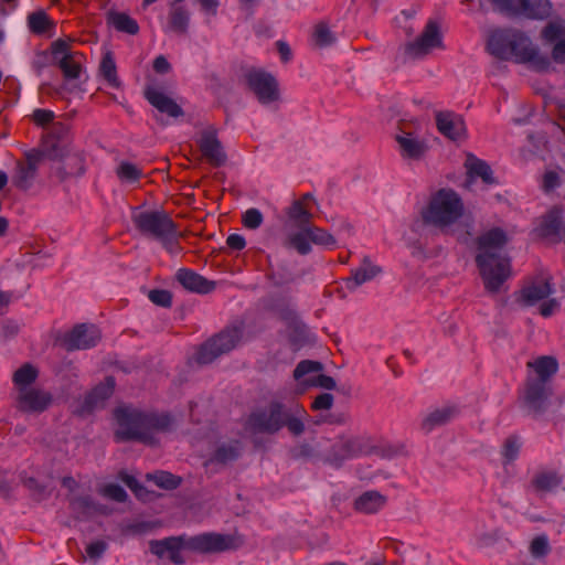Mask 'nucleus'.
<instances>
[{"mask_svg": "<svg viewBox=\"0 0 565 565\" xmlns=\"http://www.w3.org/2000/svg\"><path fill=\"white\" fill-rule=\"evenodd\" d=\"M396 141L399 145V150L404 158L419 159L426 152L425 143L412 134L397 136Z\"/></svg>", "mask_w": 565, "mask_h": 565, "instance_id": "c85d7f7f", "label": "nucleus"}, {"mask_svg": "<svg viewBox=\"0 0 565 565\" xmlns=\"http://www.w3.org/2000/svg\"><path fill=\"white\" fill-rule=\"evenodd\" d=\"M132 220L142 234L160 242L170 254L175 255L180 253L179 231L166 212L136 210L132 214Z\"/></svg>", "mask_w": 565, "mask_h": 565, "instance_id": "7ed1b4c3", "label": "nucleus"}, {"mask_svg": "<svg viewBox=\"0 0 565 565\" xmlns=\"http://www.w3.org/2000/svg\"><path fill=\"white\" fill-rule=\"evenodd\" d=\"M309 234L311 243L321 246L326 249H333L337 247V239L329 232L315 226H309Z\"/></svg>", "mask_w": 565, "mask_h": 565, "instance_id": "4c0bfd02", "label": "nucleus"}, {"mask_svg": "<svg viewBox=\"0 0 565 565\" xmlns=\"http://www.w3.org/2000/svg\"><path fill=\"white\" fill-rule=\"evenodd\" d=\"M242 455V446L238 441H224L217 447L213 459H235Z\"/></svg>", "mask_w": 565, "mask_h": 565, "instance_id": "79ce46f5", "label": "nucleus"}, {"mask_svg": "<svg viewBox=\"0 0 565 565\" xmlns=\"http://www.w3.org/2000/svg\"><path fill=\"white\" fill-rule=\"evenodd\" d=\"M507 242V234L498 227L491 228L479 237L477 265L486 289L491 292L498 291L511 276L510 260L500 254Z\"/></svg>", "mask_w": 565, "mask_h": 565, "instance_id": "f257e3e1", "label": "nucleus"}, {"mask_svg": "<svg viewBox=\"0 0 565 565\" xmlns=\"http://www.w3.org/2000/svg\"><path fill=\"white\" fill-rule=\"evenodd\" d=\"M103 495L113 499L117 502H124L127 499L126 491L118 484L109 483L106 484L102 490Z\"/></svg>", "mask_w": 565, "mask_h": 565, "instance_id": "8fccbe9b", "label": "nucleus"}, {"mask_svg": "<svg viewBox=\"0 0 565 565\" xmlns=\"http://www.w3.org/2000/svg\"><path fill=\"white\" fill-rule=\"evenodd\" d=\"M115 418L118 439H136L149 445L173 426L172 418L167 414H145L131 407L117 408Z\"/></svg>", "mask_w": 565, "mask_h": 565, "instance_id": "f03ea898", "label": "nucleus"}, {"mask_svg": "<svg viewBox=\"0 0 565 565\" xmlns=\"http://www.w3.org/2000/svg\"><path fill=\"white\" fill-rule=\"evenodd\" d=\"M36 174L35 170H31L25 163L19 162L15 168V182L18 186L28 189Z\"/></svg>", "mask_w": 565, "mask_h": 565, "instance_id": "37998d69", "label": "nucleus"}, {"mask_svg": "<svg viewBox=\"0 0 565 565\" xmlns=\"http://www.w3.org/2000/svg\"><path fill=\"white\" fill-rule=\"evenodd\" d=\"M53 60L60 65L68 78H78L82 72L84 55L70 49L68 42L57 40L52 44Z\"/></svg>", "mask_w": 565, "mask_h": 565, "instance_id": "9d476101", "label": "nucleus"}, {"mask_svg": "<svg viewBox=\"0 0 565 565\" xmlns=\"http://www.w3.org/2000/svg\"><path fill=\"white\" fill-rule=\"evenodd\" d=\"M455 411L451 407H441L428 413L422 420V429L430 433L435 428L448 423L454 417Z\"/></svg>", "mask_w": 565, "mask_h": 565, "instance_id": "c756f323", "label": "nucleus"}, {"mask_svg": "<svg viewBox=\"0 0 565 565\" xmlns=\"http://www.w3.org/2000/svg\"><path fill=\"white\" fill-rule=\"evenodd\" d=\"M527 366L532 367L542 381L547 380L557 371V362L551 356H541L529 362Z\"/></svg>", "mask_w": 565, "mask_h": 565, "instance_id": "c9c22d12", "label": "nucleus"}, {"mask_svg": "<svg viewBox=\"0 0 565 565\" xmlns=\"http://www.w3.org/2000/svg\"><path fill=\"white\" fill-rule=\"evenodd\" d=\"M286 424L288 429L295 435H299L305 430V424L300 418H290Z\"/></svg>", "mask_w": 565, "mask_h": 565, "instance_id": "e2e57ef3", "label": "nucleus"}, {"mask_svg": "<svg viewBox=\"0 0 565 565\" xmlns=\"http://www.w3.org/2000/svg\"><path fill=\"white\" fill-rule=\"evenodd\" d=\"M382 273L381 268L370 259H364L362 264L351 271V276L344 280L345 288L354 291L363 284L374 280Z\"/></svg>", "mask_w": 565, "mask_h": 565, "instance_id": "412c9836", "label": "nucleus"}, {"mask_svg": "<svg viewBox=\"0 0 565 565\" xmlns=\"http://www.w3.org/2000/svg\"><path fill=\"white\" fill-rule=\"evenodd\" d=\"M51 395L40 388L31 387L18 395L21 409L25 412H42L51 403Z\"/></svg>", "mask_w": 565, "mask_h": 565, "instance_id": "4be33fe9", "label": "nucleus"}, {"mask_svg": "<svg viewBox=\"0 0 565 565\" xmlns=\"http://www.w3.org/2000/svg\"><path fill=\"white\" fill-rule=\"evenodd\" d=\"M145 94L148 102L161 114H166L172 118L182 116L183 111L181 107L157 87L149 86Z\"/></svg>", "mask_w": 565, "mask_h": 565, "instance_id": "a211bd4d", "label": "nucleus"}, {"mask_svg": "<svg viewBox=\"0 0 565 565\" xmlns=\"http://www.w3.org/2000/svg\"><path fill=\"white\" fill-rule=\"evenodd\" d=\"M188 536H171L159 541L150 542V551L160 558H167L177 565L183 564L182 552L188 550Z\"/></svg>", "mask_w": 565, "mask_h": 565, "instance_id": "ddd939ff", "label": "nucleus"}, {"mask_svg": "<svg viewBox=\"0 0 565 565\" xmlns=\"http://www.w3.org/2000/svg\"><path fill=\"white\" fill-rule=\"evenodd\" d=\"M374 448L369 440L358 436L341 437L334 445L335 459L345 457H369L374 456Z\"/></svg>", "mask_w": 565, "mask_h": 565, "instance_id": "2eb2a0df", "label": "nucleus"}, {"mask_svg": "<svg viewBox=\"0 0 565 565\" xmlns=\"http://www.w3.org/2000/svg\"><path fill=\"white\" fill-rule=\"evenodd\" d=\"M107 548V544L104 541H95L87 545L86 554L92 559H98Z\"/></svg>", "mask_w": 565, "mask_h": 565, "instance_id": "13d9d810", "label": "nucleus"}, {"mask_svg": "<svg viewBox=\"0 0 565 565\" xmlns=\"http://www.w3.org/2000/svg\"><path fill=\"white\" fill-rule=\"evenodd\" d=\"M523 41L511 40V30H492L487 40L488 52L501 60H510L511 56H518L521 60H529V53L518 50L519 44Z\"/></svg>", "mask_w": 565, "mask_h": 565, "instance_id": "1a4fd4ad", "label": "nucleus"}, {"mask_svg": "<svg viewBox=\"0 0 565 565\" xmlns=\"http://www.w3.org/2000/svg\"><path fill=\"white\" fill-rule=\"evenodd\" d=\"M153 68L157 73L164 74L169 71L170 64L164 56L160 55L154 60Z\"/></svg>", "mask_w": 565, "mask_h": 565, "instance_id": "0e129e2a", "label": "nucleus"}, {"mask_svg": "<svg viewBox=\"0 0 565 565\" xmlns=\"http://www.w3.org/2000/svg\"><path fill=\"white\" fill-rule=\"evenodd\" d=\"M278 50L284 61H288L290 58L291 52L286 43L278 42Z\"/></svg>", "mask_w": 565, "mask_h": 565, "instance_id": "774afa93", "label": "nucleus"}, {"mask_svg": "<svg viewBox=\"0 0 565 565\" xmlns=\"http://www.w3.org/2000/svg\"><path fill=\"white\" fill-rule=\"evenodd\" d=\"M148 479L151 480L156 486L167 490L178 488L181 482L179 477L166 471L148 475Z\"/></svg>", "mask_w": 565, "mask_h": 565, "instance_id": "ea45409f", "label": "nucleus"}, {"mask_svg": "<svg viewBox=\"0 0 565 565\" xmlns=\"http://www.w3.org/2000/svg\"><path fill=\"white\" fill-rule=\"evenodd\" d=\"M39 375L38 370L29 363L23 364L13 374V383L18 391V395L31 387Z\"/></svg>", "mask_w": 565, "mask_h": 565, "instance_id": "2f4dec72", "label": "nucleus"}, {"mask_svg": "<svg viewBox=\"0 0 565 565\" xmlns=\"http://www.w3.org/2000/svg\"><path fill=\"white\" fill-rule=\"evenodd\" d=\"M313 201L312 194L306 193L299 201L294 202L288 211L289 220L301 227L307 226L312 216L311 204Z\"/></svg>", "mask_w": 565, "mask_h": 565, "instance_id": "bb28decb", "label": "nucleus"}, {"mask_svg": "<svg viewBox=\"0 0 565 565\" xmlns=\"http://www.w3.org/2000/svg\"><path fill=\"white\" fill-rule=\"evenodd\" d=\"M444 49L440 25L437 21L429 20L420 35L407 45L406 52L414 58H422L430 54L434 50Z\"/></svg>", "mask_w": 565, "mask_h": 565, "instance_id": "6e6552de", "label": "nucleus"}, {"mask_svg": "<svg viewBox=\"0 0 565 565\" xmlns=\"http://www.w3.org/2000/svg\"><path fill=\"white\" fill-rule=\"evenodd\" d=\"M177 279L185 289L198 294H207L212 291L215 286L214 282L186 268L178 270Z\"/></svg>", "mask_w": 565, "mask_h": 565, "instance_id": "393cba45", "label": "nucleus"}, {"mask_svg": "<svg viewBox=\"0 0 565 565\" xmlns=\"http://www.w3.org/2000/svg\"><path fill=\"white\" fill-rule=\"evenodd\" d=\"M247 83L262 104H269L278 99L279 92L275 78L263 71H250Z\"/></svg>", "mask_w": 565, "mask_h": 565, "instance_id": "f8f14e48", "label": "nucleus"}, {"mask_svg": "<svg viewBox=\"0 0 565 565\" xmlns=\"http://www.w3.org/2000/svg\"><path fill=\"white\" fill-rule=\"evenodd\" d=\"M227 246L235 250H241L245 247V238L239 234H231L226 239Z\"/></svg>", "mask_w": 565, "mask_h": 565, "instance_id": "680f3d73", "label": "nucleus"}, {"mask_svg": "<svg viewBox=\"0 0 565 565\" xmlns=\"http://www.w3.org/2000/svg\"><path fill=\"white\" fill-rule=\"evenodd\" d=\"M465 167L470 178H481L482 181L488 184L494 182L490 167L473 154L467 156Z\"/></svg>", "mask_w": 565, "mask_h": 565, "instance_id": "7c9ffc66", "label": "nucleus"}, {"mask_svg": "<svg viewBox=\"0 0 565 565\" xmlns=\"http://www.w3.org/2000/svg\"><path fill=\"white\" fill-rule=\"evenodd\" d=\"M189 23V14L182 9H174L171 13L169 30L183 33L185 32Z\"/></svg>", "mask_w": 565, "mask_h": 565, "instance_id": "c03bdc74", "label": "nucleus"}, {"mask_svg": "<svg viewBox=\"0 0 565 565\" xmlns=\"http://www.w3.org/2000/svg\"><path fill=\"white\" fill-rule=\"evenodd\" d=\"M148 297L153 303L161 307H170L172 300L171 294L161 289L151 290Z\"/></svg>", "mask_w": 565, "mask_h": 565, "instance_id": "864d4df0", "label": "nucleus"}, {"mask_svg": "<svg viewBox=\"0 0 565 565\" xmlns=\"http://www.w3.org/2000/svg\"><path fill=\"white\" fill-rule=\"evenodd\" d=\"M522 12L534 19H543L551 12L548 0H520Z\"/></svg>", "mask_w": 565, "mask_h": 565, "instance_id": "72a5a7b5", "label": "nucleus"}, {"mask_svg": "<svg viewBox=\"0 0 565 565\" xmlns=\"http://www.w3.org/2000/svg\"><path fill=\"white\" fill-rule=\"evenodd\" d=\"M463 214V203L452 190L441 189L431 195L423 211V220L438 227H446L457 222Z\"/></svg>", "mask_w": 565, "mask_h": 565, "instance_id": "20e7f679", "label": "nucleus"}, {"mask_svg": "<svg viewBox=\"0 0 565 565\" xmlns=\"http://www.w3.org/2000/svg\"><path fill=\"white\" fill-rule=\"evenodd\" d=\"M68 132L70 127L62 121H55L49 127L43 147H45L51 157H58L61 154V149L64 147Z\"/></svg>", "mask_w": 565, "mask_h": 565, "instance_id": "5701e85b", "label": "nucleus"}, {"mask_svg": "<svg viewBox=\"0 0 565 565\" xmlns=\"http://www.w3.org/2000/svg\"><path fill=\"white\" fill-rule=\"evenodd\" d=\"M511 40L515 41H524V44H519L518 50L529 53V60H521L518 56H511L510 60H514L518 63L527 64L535 71H545L550 66L548 58L540 54L537 49L532 44L530 39L525 36L522 32L511 30Z\"/></svg>", "mask_w": 565, "mask_h": 565, "instance_id": "f3484780", "label": "nucleus"}, {"mask_svg": "<svg viewBox=\"0 0 565 565\" xmlns=\"http://www.w3.org/2000/svg\"><path fill=\"white\" fill-rule=\"evenodd\" d=\"M198 143L202 154L210 163L218 167L225 162L226 154L217 138L216 130L213 127H207L202 130Z\"/></svg>", "mask_w": 565, "mask_h": 565, "instance_id": "dca6fc26", "label": "nucleus"}, {"mask_svg": "<svg viewBox=\"0 0 565 565\" xmlns=\"http://www.w3.org/2000/svg\"><path fill=\"white\" fill-rule=\"evenodd\" d=\"M285 424L282 407L273 404L269 407L253 413L249 417V426L259 433H276Z\"/></svg>", "mask_w": 565, "mask_h": 565, "instance_id": "9b49d317", "label": "nucleus"}, {"mask_svg": "<svg viewBox=\"0 0 565 565\" xmlns=\"http://www.w3.org/2000/svg\"><path fill=\"white\" fill-rule=\"evenodd\" d=\"M186 544L189 551L212 554L236 550L242 545V540L237 535L206 532L188 536Z\"/></svg>", "mask_w": 565, "mask_h": 565, "instance_id": "39448f33", "label": "nucleus"}, {"mask_svg": "<svg viewBox=\"0 0 565 565\" xmlns=\"http://www.w3.org/2000/svg\"><path fill=\"white\" fill-rule=\"evenodd\" d=\"M544 39L555 41L553 47V58L558 63L565 62V26L558 22L550 23L543 30Z\"/></svg>", "mask_w": 565, "mask_h": 565, "instance_id": "a878e982", "label": "nucleus"}, {"mask_svg": "<svg viewBox=\"0 0 565 565\" xmlns=\"http://www.w3.org/2000/svg\"><path fill=\"white\" fill-rule=\"evenodd\" d=\"M323 366L320 362L305 360L301 361L294 371V377L298 382V393H303L308 387H320L333 390L337 386L335 381L322 373Z\"/></svg>", "mask_w": 565, "mask_h": 565, "instance_id": "423d86ee", "label": "nucleus"}, {"mask_svg": "<svg viewBox=\"0 0 565 565\" xmlns=\"http://www.w3.org/2000/svg\"><path fill=\"white\" fill-rule=\"evenodd\" d=\"M108 20L109 23L119 32L134 35L139 31L137 21L125 12H111Z\"/></svg>", "mask_w": 565, "mask_h": 565, "instance_id": "473e14b6", "label": "nucleus"}, {"mask_svg": "<svg viewBox=\"0 0 565 565\" xmlns=\"http://www.w3.org/2000/svg\"><path fill=\"white\" fill-rule=\"evenodd\" d=\"M100 72L109 84L114 86L118 84L116 75V64L113 56L109 53L106 54L100 62Z\"/></svg>", "mask_w": 565, "mask_h": 565, "instance_id": "a18cd8bd", "label": "nucleus"}, {"mask_svg": "<svg viewBox=\"0 0 565 565\" xmlns=\"http://www.w3.org/2000/svg\"><path fill=\"white\" fill-rule=\"evenodd\" d=\"M562 483V478L555 472H540L532 479V486L539 492L553 491Z\"/></svg>", "mask_w": 565, "mask_h": 565, "instance_id": "f704fd0d", "label": "nucleus"}, {"mask_svg": "<svg viewBox=\"0 0 565 565\" xmlns=\"http://www.w3.org/2000/svg\"><path fill=\"white\" fill-rule=\"evenodd\" d=\"M243 223L248 228H257L263 223V215L257 209H248L244 213Z\"/></svg>", "mask_w": 565, "mask_h": 565, "instance_id": "603ef678", "label": "nucleus"}, {"mask_svg": "<svg viewBox=\"0 0 565 565\" xmlns=\"http://www.w3.org/2000/svg\"><path fill=\"white\" fill-rule=\"evenodd\" d=\"M561 221L556 214L551 213L542 223L541 234L544 236L556 234L559 230Z\"/></svg>", "mask_w": 565, "mask_h": 565, "instance_id": "09e8293b", "label": "nucleus"}, {"mask_svg": "<svg viewBox=\"0 0 565 565\" xmlns=\"http://www.w3.org/2000/svg\"><path fill=\"white\" fill-rule=\"evenodd\" d=\"M32 120L36 126L42 128H47L53 125L54 121V113L49 109L38 108L34 109L32 115Z\"/></svg>", "mask_w": 565, "mask_h": 565, "instance_id": "de8ad7c7", "label": "nucleus"}, {"mask_svg": "<svg viewBox=\"0 0 565 565\" xmlns=\"http://www.w3.org/2000/svg\"><path fill=\"white\" fill-rule=\"evenodd\" d=\"M548 551V542L545 536H537L531 543V553L534 556L545 555Z\"/></svg>", "mask_w": 565, "mask_h": 565, "instance_id": "4d7b16f0", "label": "nucleus"}, {"mask_svg": "<svg viewBox=\"0 0 565 565\" xmlns=\"http://www.w3.org/2000/svg\"><path fill=\"white\" fill-rule=\"evenodd\" d=\"M313 41L317 45L324 47L331 45L335 41V36L324 22L316 24L312 33Z\"/></svg>", "mask_w": 565, "mask_h": 565, "instance_id": "a19ab883", "label": "nucleus"}, {"mask_svg": "<svg viewBox=\"0 0 565 565\" xmlns=\"http://www.w3.org/2000/svg\"><path fill=\"white\" fill-rule=\"evenodd\" d=\"M490 2L495 9L504 12H510L513 7L510 0H490Z\"/></svg>", "mask_w": 565, "mask_h": 565, "instance_id": "338daca9", "label": "nucleus"}, {"mask_svg": "<svg viewBox=\"0 0 565 565\" xmlns=\"http://www.w3.org/2000/svg\"><path fill=\"white\" fill-rule=\"evenodd\" d=\"M386 503L385 495L377 491H366L354 501V509L361 513H375Z\"/></svg>", "mask_w": 565, "mask_h": 565, "instance_id": "cd10ccee", "label": "nucleus"}, {"mask_svg": "<svg viewBox=\"0 0 565 565\" xmlns=\"http://www.w3.org/2000/svg\"><path fill=\"white\" fill-rule=\"evenodd\" d=\"M438 130L451 140H459L466 135V125L461 116L452 113H439L436 117Z\"/></svg>", "mask_w": 565, "mask_h": 565, "instance_id": "6ab92c4d", "label": "nucleus"}, {"mask_svg": "<svg viewBox=\"0 0 565 565\" xmlns=\"http://www.w3.org/2000/svg\"><path fill=\"white\" fill-rule=\"evenodd\" d=\"M122 480L139 499L147 500L148 492L145 490L142 486L138 483V481L134 477L126 476L125 478H122Z\"/></svg>", "mask_w": 565, "mask_h": 565, "instance_id": "bf43d9fd", "label": "nucleus"}, {"mask_svg": "<svg viewBox=\"0 0 565 565\" xmlns=\"http://www.w3.org/2000/svg\"><path fill=\"white\" fill-rule=\"evenodd\" d=\"M521 443L516 437H509L504 444L502 449V455L505 459H512L518 456Z\"/></svg>", "mask_w": 565, "mask_h": 565, "instance_id": "6e6d98bb", "label": "nucleus"}, {"mask_svg": "<svg viewBox=\"0 0 565 565\" xmlns=\"http://www.w3.org/2000/svg\"><path fill=\"white\" fill-rule=\"evenodd\" d=\"M115 388V381L113 377H107L105 382L97 385L86 396L83 406L77 409L79 414L92 412L98 407L104 406L105 402L110 397Z\"/></svg>", "mask_w": 565, "mask_h": 565, "instance_id": "aec40b11", "label": "nucleus"}, {"mask_svg": "<svg viewBox=\"0 0 565 565\" xmlns=\"http://www.w3.org/2000/svg\"><path fill=\"white\" fill-rule=\"evenodd\" d=\"M117 175L121 182L135 183L141 177V170L134 163L122 161L117 167Z\"/></svg>", "mask_w": 565, "mask_h": 565, "instance_id": "58836bf2", "label": "nucleus"}, {"mask_svg": "<svg viewBox=\"0 0 565 565\" xmlns=\"http://www.w3.org/2000/svg\"><path fill=\"white\" fill-rule=\"evenodd\" d=\"M290 245L300 254L306 255L311 250V236L309 226H302L300 231L289 235Z\"/></svg>", "mask_w": 565, "mask_h": 565, "instance_id": "e433bc0d", "label": "nucleus"}, {"mask_svg": "<svg viewBox=\"0 0 565 565\" xmlns=\"http://www.w3.org/2000/svg\"><path fill=\"white\" fill-rule=\"evenodd\" d=\"M552 294V287L546 278L531 281L523 287L520 301L525 306H533L546 299Z\"/></svg>", "mask_w": 565, "mask_h": 565, "instance_id": "b1692460", "label": "nucleus"}, {"mask_svg": "<svg viewBox=\"0 0 565 565\" xmlns=\"http://www.w3.org/2000/svg\"><path fill=\"white\" fill-rule=\"evenodd\" d=\"M203 10L209 14H216L218 1L217 0H199Z\"/></svg>", "mask_w": 565, "mask_h": 565, "instance_id": "69168bd1", "label": "nucleus"}, {"mask_svg": "<svg viewBox=\"0 0 565 565\" xmlns=\"http://www.w3.org/2000/svg\"><path fill=\"white\" fill-rule=\"evenodd\" d=\"M49 25L50 20L44 12H35L29 17V26L35 33H45Z\"/></svg>", "mask_w": 565, "mask_h": 565, "instance_id": "49530a36", "label": "nucleus"}, {"mask_svg": "<svg viewBox=\"0 0 565 565\" xmlns=\"http://www.w3.org/2000/svg\"><path fill=\"white\" fill-rule=\"evenodd\" d=\"M242 338V331L237 327L228 328L218 335L204 343L198 352L196 360L200 363H210L220 354L234 349Z\"/></svg>", "mask_w": 565, "mask_h": 565, "instance_id": "0eeeda50", "label": "nucleus"}, {"mask_svg": "<svg viewBox=\"0 0 565 565\" xmlns=\"http://www.w3.org/2000/svg\"><path fill=\"white\" fill-rule=\"evenodd\" d=\"M558 307L559 305L555 299H548L541 303L539 310L543 317H550L558 309Z\"/></svg>", "mask_w": 565, "mask_h": 565, "instance_id": "052dcab7", "label": "nucleus"}, {"mask_svg": "<svg viewBox=\"0 0 565 565\" xmlns=\"http://www.w3.org/2000/svg\"><path fill=\"white\" fill-rule=\"evenodd\" d=\"M333 402L334 398L332 394L322 393L313 399L311 407L315 411H328L332 407Z\"/></svg>", "mask_w": 565, "mask_h": 565, "instance_id": "5fc2aeb1", "label": "nucleus"}, {"mask_svg": "<svg viewBox=\"0 0 565 565\" xmlns=\"http://www.w3.org/2000/svg\"><path fill=\"white\" fill-rule=\"evenodd\" d=\"M100 339V332L94 324L76 326L64 337V345L68 350H86L95 347Z\"/></svg>", "mask_w": 565, "mask_h": 565, "instance_id": "4468645a", "label": "nucleus"}, {"mask_svg": "<svg viewBox=\"0 0 565 565\" xmlns=\"http://www.w3.org/2000/svg\"><path fill=\"white\" fill-rule=\"evenodd\" d=\"M45 152H46L47 156H50L45 148L43 150H41V149H31V150L25 151V153H24L25 159H26V163L25 164L28 167H30L31 170H35L36 171L40 162L42 161V159L45 156Z\"/></svg>", "mask_w": 565, "mask_h": 565, "instance_id": "3c124183", "label": "nucleus"}]
</instances>
